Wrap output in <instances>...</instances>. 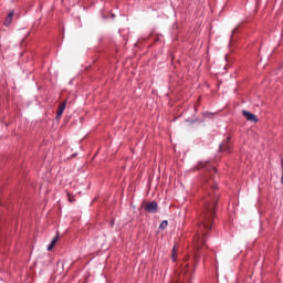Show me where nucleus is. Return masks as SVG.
<instances>
[{
  "mask_svg": "<svg viewBox=\"0 0 283 283\" xmlns=\"http://www.w3.org/2000/svg\"><path fill=\"white\" fill-rule=\"evenodd\" d=\"M144 209L147 213H158V202L150 201L144 203Z\"/></svg>",
  "mask_w": 283,
  "mask_h": 283,
  "instance_id": "2",
  "label": "nucleus"
},
{
  "mask_svg": "<svg viewBox=\"0 0 283 283\" xmlns=\"http://www.w3.org/2000/svg\"><path fill=\"white\" fill-rule=\"evenodd\" d=\"M171 255H172V262H176V258L178 255V249L176 247L172 248Z\"/></svg>",
  "mask_w": 283,
  "mask_h": 283,
  "instance_id": "8",
  "label": "nucleus"
},
{
  "mask_svg": "<svg viewBox=\"0 0 283 283\" xmlns=\"http://www.w3.org/2000/svg\"><path fill=\"white\" fill-rule=\"evenodd\" d=\"M168 226H169V221L164 220V221L160 223L159 229L165 230V229H167Z\"/></svg>",
  "mask_w": 283,
  "mask_h": 283,
  "instance_id": "9",
  "label": "nucleus"
},
{
  "mask_svg": "<svg viewBox=\"0 0 283 283\" xmlns=\"http://www.w3.org/2000/svg\"><path fill=\"white\" fill-rule=\"evenodd\" d=\"M65 107H67V101L61 102L57 107L55 120H61V116H63V112H65Z\"/></svg>",
  "mask_w": 283,
  "mask_h": 283,
  "instance_id": "3",
  "label": "nucleus"
},
{
  "mask_svg": "<svg viewBox=\"0 0 283 283\" xmlns=\"http://www.w3.org/2000/svg\"><path fill=\"white\" fill-rule=\"evenodd\" d=\"M12 19H14V10H11L4 20V25L8 27L12 23Z\"/></svg>",
  "mask_w": 283,
  "mask_h": 283,
  "instance_id": "6",
  "label": "nucleus"
},
{
  "mask_svg": "<svg viewBox=\"0 0 283 283\" xmlns=\"http://www.w3.org/2000/svg\"><path fill=\"white\" fill-rule=\"evenodd\" d=\"M196 260H198V255H196Z\"/></svg>",
  "mask_w": 283,
  "mask_h": 283,
  "instance_id": "13",
  "label": "nucleus"
},
{
  "mask_svg": "<svg viewBox=\"0 0 283 283\" xmlns=\"http://www.w3.org/2000/svg\"><path fill=\"white\" fill-rule=\"evenodd\" d=\"M281 165H282V169H283V159H281ZM281 182H282V185H283V172H282Z\"/></svg>",
  "mask_w": 283,
  "mask_h": 283,
  "instance_id": "11",
  "label": "nucleus"
},
{
  "mask_svg": "<svg viewBox=\"0 0 283 283\" xmlns=\"http://www.w3.org/2000/svg\"><path fill=\"white\" fill-rule=\"evenodd\" d=\"M232 148L233 146L230 144L229 137H228V139L220 145L219 151H226L227 154H231Z\"/></svg>",
  "mask_w": 283,
  "mask_h": 283,
  "instance_id": "4",
  "label": "nucleus"
},
{
  "mask_svg": "<svg viewBox=\"0 0 283 283\" xmlns=\"http://www.w3.org/2000/svg\"><path fill=\"white\" fill-rule=\"evenodd\" d=\"M235 30L232 31V33L234 34Z\"/></svg>",
  "mask_w": 283,
  "mask_h": 283,
  "instance_id": "12",
  "label": "nucleus"
},
{
  "mask_svg": "<svg viewBox=\"0 0 283 283\" xmlns=\"http://www.w3.org/2000/svg\"><path fill=\"white\" fill-rule=\"evenodd\" d=\"M0 50H1V44H0Z\"/></svg>",
  "mask_w": 283,
  "mask_h": 283,
  "instance_id": "14",
  "label": "nucleus"
},
{
  "mask_svg": "<svg viewBox=\"0 0 283 283\" xmlns=\"http://www.w3.org/2000/svg\"><path fill=\"white\" fill-rule=\"evenodd\" d=\"M56 242H59V235H56L52 241L51 244L48 247V251H52L54 247L56 245Z\"/></svg>",
  "mask_w": 283,
  "mask_h": 283,
  "instance_id": "7",
  "label": "nucleus"
},
{
  "mask_svg": "<svg viewBox=\"0 0 283 283\" xmlns=\"http://www.w3.org/2000/svg\"><path fill=\"white\" fill-rule=\"evenodd\" d=\"M206 169L205 176V190L206 196L202 198V212L200 216V224L197 235L193 238V249L197 252L207 249V235L211 231V224H213V218L216 217V208L220 200V190L216 186V166L209 161L200 163L197 169Z\"/></svg>",
  "mask_w": 283,
  "mask_h": 283,
  "instance_id": "1",
  "label": "nucleus"
},
{
  "mask_svg": "<svg viewBox=\"0 0 283 283\" xmlns=\"http://www.w3.org/2000/svg\"><path fill=\"white\" fill-rule=\"evenodd\" d=\"M69 200H70L71 202H74V201H75L74 196H72V195L69 193Z\"/></svg>",
  "mask_w": 283,
  "mask_h": 283,
  "instance_id": "10",
  "label": "nucleus"
},
{
  "mask_svg": "<svg viewBox=\"0 0 283 283\" xmlns=\"http://www.w3.org/2000/svg\"><path fill=\"white\" fill-rule=\"evenodd\" d=\"M242 115L250 123H258V116H255V114H253V113H251L249 111H242Z\"/></svg>",
  "mask_w": 283,
  "mask_h": 283,
  "instance_id": "5",
  "label": "nucleus"
}]
</instances>
